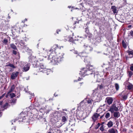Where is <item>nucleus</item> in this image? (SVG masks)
<instances>
[{"instance_id":"1","label":"nucleus","mask_w":133,"mask_h":133,"mask_svg":"<svg viewBox=\"0 0 133 133\" xmlns=\"http://www.w3.org/2000/svg\"><path fill=\"white\" fill-rule=\"evenodd\" d=\"M57 44L54 45L52 47L48 52L50 55L48 57V60H50V62L53 64H57L61 61L63 57L62 55L59 54L57 55L56 50L58 48Z\"/></svg>"},{"instance_id":"2","label":"nucleus","mask_w":133,"mask_h":133,"mask_svg":"<svg viewBox=\"0 0 133 133\" xmlns=\"http://www.w3.org/2000/svg\"><path fill=\"white\" fill-rule=\"evenodd\" d=\"M92 67L91 66L89 68H84L81 69L79 73L82 76L84 77L86 75L91 74L93 76L95 79L96 81H98V80L101 78V76L97 72H95L92 69Z\"/></svg>"},{"instance_id":"3","label":"nucleus","mask_w":133,"mask_h":133,"mask_svg":"<svg viewBox=\"0 0 133 133\" xmlns=\"http://www.w3.org/2000/svg\"><path fill=\"white\" fill-rule=\"evenodd\" d=\"M84 50L86 53L83 52L78 54V56H79L81 57H86V54L88 53L89 52L92 50V48L88 45H84Z\"/></svg>"},{"instance_id":"4","label":"nucleus","mask_w":133,"mask_h":133,"mask_svg":"<svg viewBox=\"0 0 133 133\" xmlns=\"http://www.w3.org/2000/svg\"><path fill=\"white\" fill-rule=\"evenodd\" d=\"M87 105V103L86 102V101L83 100L80 103V106L78 107V109L82 111H87L88 109Z\"/></svg>"},{"instance_id":"5","label":"nucleus","mask_w":133,"mask_h":133,"mask_svg":"<svg viewBox=\"0 0 133 133\" xmlns=\"http://www.w3.org/2000/svg\"><path fill=\"white\" fill-rule=\"evenodd\" d=\"M12 89H10L9 91L8 92L7 94L6 95L5 97L6 98H8V97H10L12 101L11 102L13 103H15L16 102V99H12L13 98V97H14L15 96V94L13 93H11V92L13 91Z\"/></svg>"},{"instance_id":"6","label":"nucleus","mask_w":133,"mask_h":133,"mask_svg":"<svg viewBox=\"0 0 133 133\" xmlns=\"http://www.w3.org/2000/svg\"><path fill=\"white\" fill-rule=\"evenodd\" d=\"M19 44L21 45L22 48L25 51H27L29 49V48L26 45H25V42L22 40L18 42Z\"/></svg>"},{"instance_id":"7","label":"nucleus","mask_w":133,"mask_h":133,"mask_svg":"<svg viewBox=\"0 0 133 133\" xmlns=\"http://www.w3.org/2000/svg\"><path fill=\"white\" fill-rule=\"evenodd\" d=\"M26 116L25 115H24V113L23 112H21L20 114V115H19L18 119H19V120L18 121H21L23 122H26L27 121H25V120L26 118ZM26 117H27V116H26Z\"/></svg>"},{"instance_id":"8","label":"nucleus","mask_w":133,"mask_h":133,"mask_svg":"<svg viewBox=\"0 0 133 133\" xmlns=\"http://www.w3.org/2000/svg\"><path fill=\"white\" fill-rule=\"evenodd\" d=\"M80 110H77L76 115L80 119H82L84 118L83 115V111Z\"/></svg>"},{"instance_id":"9","label":"nucleus","mask_w":133,"mask_h":133,"mask_svg":"<svg viewBox=\"0 0 133 133\" xmlns=\"http://www.w3.org/2000/svg\"><path fill=\"white\" fill-rule=\"evenodd\" d=\"M124 85L129 90H133V85L127 81L124 83Z\"/></svg>"},{"instance_id":"10","label":"nucleus","mask_w":133,"mask_h":133,"mask_svg":"<svg viewBox=\"0 0 133 133\" xmlns=\"http://www.w3.org/2000/svg\"><path fill=\"white\" fill-rule=\"evenodd\" d=\"M118 106L117 107L115 104L112 105L109 111L111 112H113L115 111H117L118 110Z\"/></svg>"},{"instance_id":"11","label":"nucleus","mask_w":133,"mask_h":133,"mask_svg":"<svg viewBox=\"0 0 133 133\" xmlns=\"http://www.w3.org/2000/svg\"><path fill=\"white\" fill-rule=\"evenodd\" d=\"M113 101V99L112 97H108L106 98L105 102H107L108 104L110 105L111 104Z\"/></svg>"},{"instance_id":"12","label":"nucleus","mask_w":133,"mask_h":133,"mask_svg":"<svg viewBox=\"0 0 133 133\" xmlns=\"http://www.w3.org/2000/svg\"><path fill=\"white\" fill-rule=\"evenodd\" d=\"M31 62L34 67H38L39 63L38 62V61L36 60V59Z\"/></svg>"},{"instance_id":"13","label":"nucleus","mask_w":133,"mask_h":133,"mask_svg":"<svg viewBox=\"0 0 133 133\" xmlns=\"http://www.w3.org/2000/svg\"><path fill=\"white\" fill-rule=\"evenodd\" d=\"M19 72H13L12 74L11 75V78L12 79H14L17 76Z\"/></svg>"},{"instance_id":"14","label":"nucleus","mask_w":133,"mask_h":133,"mask_svg":"<svg viewBox=\"0 0 133 133\" xmlns=\"http://www.w3.org/2000/svg\"><path fill=\"white\" fill-rule=\"evenodd\" d=\"M99 116V114H98L97 113H96L94 114L93 116H92V118L94 122L97 119L98 117Z\"/></svg>"},{"instance_id":"15","label":"nucleus","mask_w":133,"mask_h":133,"mask_svg":"<svg viewBox=\"0 0 133 133\" xmlns=\"http://www.w3.org/2000/svg\"><path fill=\"white\" fill-rule=\"evenodd\" d=\"M104 116L105 118L108 119L109 118L110 116V114L108 112H105L103 115L101 116L100 118H102Z\"/></svg>"},{"instance_id":"16","label":"nucleus","mask_w":133,"mask_h":133,"mask_svg":"<svg viewBox=\"0 0 133 133\" xmlns=\"http://www.w3.org/2000/svg\"><path fill=\"white\" fill-rule=\"evenodd\" d=\"M103 66L105 67L106 69L107 70H109L111 68V64L110 62H108V64H107L106 65L105 64H104Z\"/></svg>"},{"instance_id":"17","label":"nucleus","mask_w":133,"mask_h":133,"mask_svg":"<svg viewBox=\"0 0 133 133\" xmlns=\"http://www.w3.org/2000/svg\"><path fill=\"white\" fill-rule=\"evenodd\" d=\"M108 132L110 133H118L117 130L114 128H112L109 129L108 130Z\"/></svg>"},{"instance_id":"18","label":"nucleus","mask_w":133,"mask_h":133,"mask_svg":"<svg viewBox=\"0 0 133 133\" xmlns=\"http://www.w3.org/2000/svg\"><path fill=\"white\" fill-rule=\"evenodd\" d=\"M29 61L31 62L36 59V57H34L32 55H30L29 57Z\"/></svg>"},{"instance_id":"19","label":"nucleus","mask_w":133,"mask_h":133,"mask_svg":"<svg viewBox=\"0 0 133 133\" xmlns=\"http://www.w3.org/2000/svg\"><path fill=\"white\" fill-rule=\"evenodd\" d=\"M29 65H25L23 68V71H26L29 70Z\"/></svg>"},{"instance_id":"20","label":"nucleus","mask_w":133,"mask_h":133,"mask_svg":"<svg viewBox=\"0 0 133 133\" xmlns=\"http://www.w3.org/2000/svg\"><path fill=\"white\" fill-rule=\"evenodd\" d=\"M8 104L7 103H6L4 105H2L1 107V109L2 111H3L5 109H6L8 108Z\"/></svg>"},{"instance_id":"21","label":"nucleus","mask_w":133,"mask_h":133,"mask_svg":"<svg viewBox=\"0 0 133 133\" xmlns=\"http://www.w3.org/2000/svg\"><path fill=\"white\" fill-rule=\"evenodd\" d=\"M39 65L40 66H38V67H39V68L40 70H41V69H46L45 68V66L44 65L43 63H39Z\"/></svg>"},{"instance_id":"22","label":"nucleus","mask_w":133,"mask_h":133,"mask_svg":"<svg viewBox=\"0 0 133 133\" xmlns=\"http://www.w3.org/2000/svg\"><path fill=\"white\" fill-rule=\"evenodd\" d=\"M107 125L109 128H111L113 126V123L112 121H110L108 122Z\"/></svg>"},{"instance_id":"23","label":"nucleus","mask_w":133,"mask_h":133,"mask_svg":"<svg viewBox=\"0 0 133 133\" xmlns=\"http://www.w3.org/2000/svg\"><path fill=\"white\" fill-rule=\"evenodd\" d=\"M44 71V73H46L47 75H48L52 72V71L50 69H46Z\"/></svg>"},{"instance_id":"24","label":"nucleus","mask_w":133,"mask_h":133,"mask_svg":"<svg viewBox=\"0 0 133 133\" xmlns=\"http://www.w3.org/2000/svg\"><path fill=\"white\" fill-rule=\"evenodd\" d=\"M114 116L116 118H118L120 116V114L119 112H114Z\"/></svg>"},{"instance_id":"25","label":"nucleus","mask_w":133,"mask_h":133,"mask_svg":"<svg viewBox=\"0 0 133 133\" xmlns=\"http://www.w3.org/2000/svg\"><path fill=\"white\" fill-rule=\"evenodd\" d=\"M111 9L112 11L114 13H117V10L115 6H111Z\"/></svg>"},{"instance_id":"26","label":"nucleus","mask_w":133,"mask_h":133,"mask_svg":"<svg viewBox=\"0 0 133 133\" xmlns=\"http://www.w3.org/2000/svg\"><path fill=\"white\" fill-rule=\"evenodd\" d=\"M11 47L14 50H16L17 48L16 46L14 44H12L10 45Z\"/></svg>"},{"instance_id":"27","label":"nucleus","mask_w":133,"mask_h":133,"mask_svg":"<svg viewBox=\"0 0 133 133\" xmlns=\"http://www.w3.org/2000/svg\"><path fill=\"white\" fill-rule=\"evenodd\" d=\"M78 40V39H74V38L71 37L70 38H69V41L70 42H72L74 41H75Z\"/></svg>"},{"instance_id":"28","label":"nucleus","mask_w":133,"mask_h":133,"mask_svg":"<svg viewBox=\"0 0 133 133\" xmlns=\"http://www.w3.org/2000/svg\"><path fill=\"white\" fill-rule=\"evenodd\" d=\"M69 125H70L71 126L73 127L75 126V123L73 121H70V123H69Z\"/></svg>"},{"instance_id":"29","label":"nucleus","mask_w":133,"mask_h":133,"mask_svg":"<svg viewBox=\"0 0 133 133\" xmlns=\"http://www.w3.org/2000/svg\"><path fill=\"white\" fill-rule=\"evenodd\" d=\"M6 66H9L13 68H16V67L15 66H14V65L12 64L9 63L8 64L6 65Z\"/></svg>"},{"instance_id":"30","label":"nucleus","mask_w":133,"mask_h":133,"mask_svg":"<svg viewBox=\"0 0 133 133\" xmlns=\"http://www.w3.org/2000/svg\"><path fill=\"white\" fill-rule=\"evenodd\" d=\"M115 87L116 90H118L119 88V84L117 83L115 84Z\"/></svg>"},{"instance_id":"31","label":"nucleus","mask_w":133,"mask_h":133,"mask_svg":"<svg viewBox=\"0 0 133 133\" xmlns=\"http://www.w3.org/2000/svg\"><path fill=\"white\" fill-rule=\"evenodd\" d=\"M85 100L86 101V102L87 103L88 105V104L92 103V100L91 99Z\"/></svg>"},{"instance_id":"32","label":"nucleus","mask_w":133,"mask_h":133,"mask_svg":"<svg viewBox=\"0 0 133 133\" xmlns=\"http://www.w3.org/2000/svg\"><path fill=\"white\" fill-rule=\"evenodd\" d=\"M127 52L129 55H133V50L131 51H127Z\"/></svg>"},{"instance_id":"33","label":"nucleus","mask_w":133,"mask_h":133,"mask_svg":"<svg viewBox=\"0 0 133 133\" xmlns=\"http://www.w3.org/2000/svg\"><path fill=\"white\" fill-rule=\"evenodd\" d=\"M8 42V41L7 39H6L5 38L4 39L3 41V43L6 44H7V42Z\"/></svg>"},{"instance_id":"34","label":"nucleus","mask_w":133,"mask_h":133,"mask_svg":"<svg viewBox=\"0 0 133 133\" xmlns=\"http://www.w3.org/2000/svg\"><path fill=\"white\" fill-rule=\"evenodd\" d=\"M66 121V117L64 116H63L62 117V121L63 122H64Z\"/></svg>"},{"instance_id":"35","label":"nucleus","mask_w":133,"mask_h":133,"mask_svg":"<svg viewBox=\"0 0 133 133\" xmlns=\"http://www.w3.org/2000/svg\"><path fill=\"white\" fill-rule=\"evenodd\" d=\"M122 44L123 45V47L125 48H126V47H127L126 44H125V42H124V41L123 40L122 41Z\"/></svg>"},{"instance_id":"36","label":"nucleus","mask_w":133,"mask_h":133,"mask_svg":"<svg viewBox=\"0 0 133 133\" xmlns=\"http://www.w3.org/2000/svg\"><path fill=\"white\" fill-rule=\"evenodd\" d=\"M129 74V76L130 77L133 74V72H132L131 71H128Z\"/></svg>"},{"instance_id":"37","label":"nucleus","mask_w":133,"mask_h":133,"mask_svg":"<svg viewBox=\"0 0 133 133\" xmlns=\"http://www.w3.org/2000/svg\"><path fill=\"white\" fill-rule=\"evenodd\" d=\"M104 125H102L101 127L100 128V130L103 131L104 130Z\"/></svg>"},{"instance_id":"38","label":"nucleus","mask_w":133,"mask_h":133,"mask_svg":"<svg viewBox=\"0 0 133 133\" xmlns=\"http://www.w3.org/2000/svg\"><path fill=\"white\" fill-rule=\"evenodd\" d=\"M129 36H131L133 37V31H131L130 32V33L129 34Z\"/></svg>"},{"instance_id":"39","label":"nucleus","mask_w":133,"mask_h":133,"mask_svg":"<svg viewBox=\"0 0 133 133\" xmlns=\"http://www.w3.org/2000/svg\"><path fill=\"white\" fill-rule=\"evenodd\" d=\"M122 97L124 99H126L127 98V96L126 95H122Z\"/></svg>"},{"instance_id":"40","label":"nucleus","mask_w":133,"mask_h":133,"mask_svg":"<svg viewBox=\"0 0 133 133\" xmlns=\"http://www.w3.org/2000/svg\"><path fill=\"white\" fill-rule=\"evenodd\" d=\"M97 98L95 101V102L99 101L100 100V98L99 97H97Z\"/></svg>"},{"instance_id":"41","label":"nucleus","mask_w":133,"mask_h":133,"mask_svg":"<svg viewBox=\"0 0 133 133\" xmlns=\"http://www.w3.org/2000/svg\"><path fill=\"white\" fill-rule=\"evenodd\" d=\"M103 86L102 85H101L98 86V88H99L100 89H101L103 88Z\"/></svg>"},{"instance_id":"42","label":"nucleus","mask_w":133,"mask_h":133,"mask_svg":"<svg viewBox=\"0 0 133 133\" xmlns=\"http://www.w3.org/2000/svg\"><path fill=\"white\" fill-rule=\"evenodd\" d=\"M15 85L14 84L13 85L11 88V89H12L13 90H14L15 89Z\"/></svg>"},{"instance_id":"43","label":"nucleus","mask_w":133,"mask_h":133,"mask_svg":"<svg viewBox=\"0 0 133 133\" xmlns=\"http://www.w3.org/2000/svg\"><path fill=\"white\" fill-rule=\"evenodd\" d=\"M13 54L15 55L17 54V51H16L13 50L12 51Z\"/></svg>"},{"instance_id":"44","label":"nucleus","mask_w":133,"mask_h":133,"mask_svg":"<svg viewBox=\"0 0 133 133\" xmlns=\"http://www.w3.org/2000/svg\"><path fill=\"white\" fill-rule=\"evenodd\" d=\"M28 93H29V94H30L31 96H34V95L33 93L32 94L31 93L30 91L28 92Z\"/></svg>"},{"instance_id":"45","label":"nucleus","mask_w":133,"mask_h":133,"mask_svg":"<svg viewBox=\"0 0 133 133\" xmlns=\"http://www.w3.org/2000/svg\"><path fill=\"white\" fill-rule=\"evenodd\" d=\"M130 70H131L133 71V65H132L130 66Z\"/></svg>"},{"instance_id":"46","label":"nucleus","mask_w":133,"mask_h":133,"mask_svg":"<svg viewBox=\"0 0 133 133\" xmlns=\"http://www.w3.org/2000/svg\"><path fill=\"white\" fill-rule=\"evenodd\" d=\"M61 31V30H60V29H58L57 30H56V32L57 33V34H58V32L59 31Z\"/></svg>"},{"instance_id":"47","label":"nucleus","mask_w":133,"mask_h":133,"mask_svg":"<svg viewBox=\"0 0 133 133\" xmlns=\"http://www.w3.org/2000/svg\"><path fill=\"white\" fill-rule=\"evenodd\" d=\"M74 51V52L75 54H77L78 52L77 51L75 50H73Z\"/></svg>"},{"instance_id":"48","label":"nucleus","mask_w":133,"mask_h":133,"mask_svg":"<svg viewBox=\"0 0 133 133\" xmlns=\"http://www.w3.org/2000/svg\"><path fill=\"white\" fill-rule=\"evenodd\" d=\"M32 106H34V105L33 104H32V105H31V106H30V108L31 109H32L33 108H32ZM34 108H33V109Z\"/></svg>"},{"instance_id":"49","label":"nucleus","mask_w":133,"mask_h":133,"mask_svg":"<svg viewBox=\"0 0 133 133\" xmlns=\"http://www.w3.org/2000/svg\"><path fill=\"white\" fill-rule=\"evenodd\" d=\"M24 90L26 92L28 90V89L25 88L24 89Z\"/></svg>"},{"instance_id":"50","label":"nucleus","mask_w":133,"mask_h":133,"mask_svg":"<svg viewBox=\"0 0 133 133\" xmlns=\"http://www.w3.org/2000/svg\"><path fill=\"white\" fill-rule=\"evenodd\" d=\"M27 20V19L26 18H25L23 21H22V22L24 23L25 22V21H26Z\"/></svg>"},{"instance_id":"51","label":"nucleus","mask_w":133,"mask_h":133,"mask_svg":"<svg viewBox=\"0 0 133 133\" xmlns=\"http://www.w3.org/2000/svg\"><path fill=\"white\" fill-rule=\"evenodd\" d=\"M100 124L99 123H98V124H97V126H98V127H99L100 126Z\"/></svg>"},{"instance_id":"52","label":"nucleus","mask_w":133,"mask_h":133,"mask_svg":"<svg viewBox=\"0 0 133 133\" xmlns=\"http://www.w3.org/2000/svg\"><path fill=\"white\" fill-rule=\"evenodd\" d=\"M132 25H129L128 26V27L129 28H130L131 27Z\"/></svg>"},{"instance_id":"53","label":"nucleus","mask_w":133,"mask_h":133,"mask_svg":"<svg viewBox=\"0 0 133 133\" xmlns=\"http://www.w3.org/2000/svg\"><path fill=\"white\" fill-rule=\"evenodd\" d=\"M2 103V101H0V105H1Z\"/></svg>"},{"instance_id":"54","label":"nucleus","mask_w":133,"mask_h":133,"mask_svg":"<svg viewBox=\"0 0 133 133\" xmlns=\"http://www.w3.org/2000/svg\"><path fill=\"white\" fill-rule=\"evenodd\" d=\"M99 38V39H100ZM100 42V39H99V41H98V42H97L98 43Z\"/></svg>"},{"instance_id":"55","label":"nucleus","mask_w":133,"mask_h":133,"mask_svg":"<svg viewBox=\"0 0 133 133\" xmlns=\"http://www.w3.org/2000/svg\"><path fill=\"white\" fill-rule=\"evenodd\" d=\"M97 42H95V44L96 45H97Z\"/></svg>"},{"instance_id":"56","label":"nucleus","mask_w":133,"mask_h":133,"mask_svg":"<svg viewBox=\"0 0 133 133\" xmlns=\"http://www.w3.org/2000/svg\"><path fill=\"white\" fill-rule=\"evenodd\" d=\"M16 120H16V119H15L13 121L14 122H15Z\"/></svg>"},{"instance_id":"57","label":"nucleus","mask_w":133,"mask_h":133,"mask_svg":"<svg viewBox=\"0 0 133 133\" xmlns=\"http://www.w3.org/2000/svg\"><path fill=\"white\" fill-rule=\"evenodd\" d=\"M45 51H46V52H48L47 51H48V50H45Z\"/></svg>"},{"instance_id":"58","label":"nucleus","mask_w":133,"mask_h":133,"mask_svg":"<svg viewBox=\"0 0 133 133\" xmlns=\"http://www.w3.org/2000/svg\"><path fill=\"white\" fill-rule=\"evenodd\" d=\"M98 127H96L95 128L96 129H98Z\"/></svg>"},{"instance_id":"59","label":"nucleus","mask_w":133,"mask_h":133,"mask_svg":"<svg viewBox=\"0 0 133 133\" xmlns=\"http://www.w3.org/2000/svg\"><path fill=\"white\" fill-rule=\"evenodd\" d=\"M71 130H72V131H73V129L72 128H71Z\"/></svg>"},{"instance_id":"60","label":"nucleus","mask_w":133,"mask_h":133,"mask_svg":"<svg viewBox=\"0 0 133 133\" xmlns=\"http://www.w3.org/2000/svg\"><path fill=\"white\" fill-rule=\"evenodd\" d=\"M8 18H10V16H9V17H8Z\"/></svg>"},{"instance_id":"61","label":"nucleus","mask_w":133,"mask_h":133,"mask_svg":"<svg viewBox=\"0 0 133 133\" xmlns=\"http://www.w3.org/2000/svg\"><path fill=\"white\" fill-rule=\"evenodd\" d=\"M84 62H85V58H84Z\"/></svg>"},{"instance_id":"62","label":"nucleus","mask_w":133,"mask_h":133,"mask_svg":"<svg viewBox=\"0 0 133 133\" xmlns=\"http://www.w3.org/2000/svg\"><path fill=\"white\" fill-rule=\"evenodd\" d=\"M80 78H79L78 79V81H80V79H79Z\"/></svg>"},{"instance_id":"63","label":"nucleus","mask_w":133,"mask_h":133,"mask_svg":"<svg viewBox=\"0 0 133 133\" xmlns=\"http://www.w3.org/2000/svg\"><path fill=\"white\" fill-rule=\"evenodd\" d=\"M75 109V108H73V109H72V110H74Z\"/></svg>"},{"instance_id":"64","label":"nucleus","mask_w":133,"mask_h":133,"mask_svg":"<svg viewBox=\"0 0 133 133\" xmlns=\"http://www.w3.org/2000/svg\"><path fill=\"white\" fill-rule=\"evenodd\" d=\"M48 133H51V132H48Z\"/></svg>"}]
</instances>
